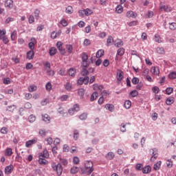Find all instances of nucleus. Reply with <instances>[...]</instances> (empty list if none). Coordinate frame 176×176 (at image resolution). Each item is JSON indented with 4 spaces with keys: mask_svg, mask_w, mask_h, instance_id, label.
<instances>
[{
    "mask_svg": "<svg viewBox=\"0 0 176 176\" xmlns=\"http://www.w3.org/2000/svg\"><path fill=\"white\" fill-rule=\"evenodd\" d=\"M84 168H80L82 174H87V175H90V174H91V173L94 171V168H93V162L85 161L84 163Z\"/></svg>",
    "mask_w": 176,
    "mask_h": 176,
    "instance_id": "nucleus-1",
    "label": "nucleus"
},
{
    "mask_svg": "<svg viewBox=\"0 0 176 176\" xmlns=\"http://www.w3.org/2000/svg\"><path fill=\"white\" fill-rule=\"evenodd\" d=\"M82 65L84 68H87L90 65V60H89V56L86 53L82 54Z\"/></svg>",
    "mask_w": 176,
    "mask_h": 176,
    "instance_id": "nucleus-2",
    "label": "nucleus"
},
{
    "mask_svg": "<svg viewBox=\"0 0 176 176\" xmlns=\"http://www.w3.org/2000/svg\"><path fill=\"white\" fill-rule=\"evenodd\" d=\"M52 167L54 171L56 172L57 175L60 176L63 174V166L61 164H56L54 162L52 164Z\"/></svg>",
    "mask_w": 176,
    "mask_h": 176,
    "instance_id": "nucleus-3",
    "label": "nucleus"
},
{
    "mask_svg": "<svg viewBox=\"0 0 176 176\" xmlns=\"http://www.w3.org/2000/svg\"><path fill=\"white\" fill-rule=\"evenodd\" d=\"M29 47L30 49V51H28L27 52V55H26V57L28 58V60H32V58H34V49H35V45H29Z\"/></svg>",
    "mask_w": 176,
    "mask_h": 176,
    "instance_id": "nucleus-4",
    "label": "nucleus"
},
{
    "mask_svg": "<svg viewBox=\"0 0 176 176\" xmlns=\"http://www.w3.org/2000/svg\"><path fill=\"white\" fill-rule=\"evenodd\" d=\"M124 78V73L123 72V71H122L120 69H118L116 79H117L118 83H120V82H122V80H123Z\"/></svg>",
    "mask_w": 176,
    "mask_h": 176,
    "instance_id": "nucleus-5",
    "label": "nucleus"
},
{
    "mask_svg": "<svg viewBox=\"0 0 176 176\" xmlns=\"http://www.w3.org/2000/svg\"><path fill=\"white\" fill-rule=\"evenodd\" d=\"M125 16L127 17V19H136L138 14L135 12L129 10L126 12Z\"/></svg>",
    "mask_w": 176,
    "mask_h": 176,
    "instance_id": "nucleus-6",
    "label": "nucleus"
},
{
    "mask_svg": "<svg viewBox=\"0 0 176 176\" xmlns=\"http://www.w3.org/2000/svg\"><path fill=\"white\" fill-rule=\"evenodd\" d=\"M150 153L153 155V156L150 159L151 162H155V160L157 159V156L159 155V154H157V150L156 148L151 149Z\"/></svg>",
    "mask_w": 176,
    "mask_h": 176,
    "instance_id": "nucleus-7",
    "label": "nucleus"
},
{
    "mask_svg": "<svg viewBox=\"0 0 176 176\" xmlns=\"http://www.w3.org/2000/svg\"><path fill=\"white\" fill-rule=\"evenodd\" d=\"M80 109L79 105L78 104H74L73 107L70 108L68 111L69 114L72 116L75 113V112H78Z\"/></svg>",
    "mask_w": 176,
    "mask_h": 176,
    "instance_id": "nucleus-8",
    "label": "nucleus"
},
{
    "mask_svg": "<svg viewBox=\"0 0 176 176\" xmlns=\"http://www.w3.org/2000/svg\"><path fill=\"white\" fill-rule=\"evenodd\" d=\"M38 142V139H36V138L28 140L25 142V147L26 148H31V146H32L34 144H36Z\"/></svg>",
    "mask_w": 176,
    "mask_h": 176,
    "instance_id": "nucleus-9",
    "label": "nucleus"
},
{
    "mask_svg": "<svg viewBox=\"0 0 176 176\" xmlns=\"http://www.w3.org/2000/svg\"><path fill=\"white\" fill-rule=\"evenodd\" d=\"M14 168V166L12 164L6 166V168L4 169L5 174H6L7 175H9L10 174H12V173H13V169Z\"/></svg>",
    "mask_w": 176,
    "mask_h": 176,
    "instance_id": "nucleus-10",
    "label": "nucleus"
},
{
    "mask_svg": "<svg viewBox=\"0 0 176 176\" xmlns=\"http://www.w3.org/2000/svg\"><path fill=\"white\" fill-rule=\"evenodd\" d=\"M62 31L61 30H58L57 32L54 31L51 33V38L52 39H56V38H58V36H60V35H61L62 34Z\"/></svg>",
    "mask_w": 176,
    "mask_h": 176,
    "instance_id": "nucleus-11",
    "label": "nucleus"
},
{
    "mask_svg": "<svg viewBox=\"0 0 176 176\" xmlns=\"http://www.w3.org/2000/svg\"><path fill=\"white\" fill-rule=\"evenodd\" d=\"M49 151L45 148L43 153H39V157H45V159H49Z\"/></svg>",
    "mask_w": 176,
    "mask_h": 176,
    "instance_id": "nucleus-12",
    "label": "nucleus"
},
{
    "mask_svg": "<svg viewBox=\"0 0 176 176\" xmlns=\"http://www.w3.org/2000/svg\"><path fill=\"white\" fill-rule=\"evenodd\" d=\"M5 8H8L9 10L13 8V0H6L4 3Z\"/></svg>",
    "mask_w": 176,
    "mask_h": 176,
    "instance_id": "nucleus-13",
    "label": "nucleus"
},
{
    "mask_svg": "<svg viewBox=\"0 0 176 176\" xmlns=\"http://www.w3.org/2000/svg\"><path fill=\"white\" fill-rule=\"evenodd\" d=\"M160 10H164V12H171L172 9L170 7H168V6L161 5L160 6Z\"/></svg>",
    "mask_w": 176,
    "mask_h": 176,
    "instance_id": "nucleus-14",
    "label": "nucleus"
},
{
    "mask_svg": "<svg viewBox=\"0 0 176 176\" xmlns=\"http://www.w3.org/2000/svg\"><path fill=\"white\" fill-rule=\"evenodd\" d=\"M152 170V168L151 166H146L142 168L143 174H149V173Z\"/></svg>",
    "mask_w": 176,
    "mask_h": 176,
    "instance_id": "nucleus-15",
    "label": "nucleus"
},
{
    "mask_svg": "<svg viewBox=\"0 0 176 176\" xmlns=\"http://www.w3.org/2000/svg\"><path fill=\"white\" fill-rule=\"evenodd\" d=\"M38 163L41 166H46V164H47L49 163V162H47V160L43 159V157H39Z\"/></svg>",
    "mask_w": 176,
    "mask_h": 176,
    "instance_id": "nucleus-16",
    "label": "nucleus"
},
{
    "mask_svg": "<svg viewBox=\"0 0 176 176\" xmlns=\"http://www.w3.org/2000/svg\"><path fill=\"white\" fill-rule=\"evenodd\" d=\"M65 13L67 14H72L74 13V8L71 6H68L65 8Z\"/></svg>",
    "mask_w": 176,
    "mask_h": 176,
    "instance_id": "nucleus-17",
    "label": "nucleus"
},
{
    "mask_svg": "<svg viewBox=\"0 0 176 176\" xmlns=\"http://www.w3.org/2000/svg\"><path fill=\"white\" fill-rule=\"evenodd\" d=\"M42 118L45 123H50V116L47 114L42 115Z\"/></svg>",
    "mask_w": 176,
    "mask_h": 176,
    "instance_id": "nucleus-18",
    "label": "nucleus"
},
{
    "mask_svg": "<svg viewBox=\"0 0 176 176\" xmlns=\"http://www.w3.org/2000/svg\"><path fill=\"white\" fill-rule=\"evenodd\" d=\"M10 38L11 41H15L17 39V30H14L11 32Z\"/></svg>",
    "mask_w": 176,
    "mask_h": 176,
    "instance_id": "nucleus-19",
    "label": "nucleus"
},
{
    "mask_svg": "<svg viewBox=\"0 0 176 176\" xmlns=\"http://www.w3.org/2000/svg\"><path fill=\"white\" fill-rule=\"evenodd\" d=\"M161 166H162V161H159L154 164L153 170H155V171H157V170H160Z\"/></svg>",
    "mask_w": 176,
    "mask_h": 176,
    "instance_id": "nucleus-20",
    "label": "nucleus"
},
{
    "mask_svg": "<svg viewBox=\"0 0 176 176\" xmlns=\"http://www.w3.org/2000/svg\"><path fill=\"white\" fill-rule=\"evenodd\" d=\"M151 72L154 74V75H159L160 71H159V67H151Z\"/></svg>",
    "mask_w": 176,
    "mask_h": 176,
    "instance_id": "nucleus-21",
    "label": "nucleus"
},
{
    "mask_svg": "<svg viewBox=\"0 0 176 176\" xmlns=\"http://www.w3.org/2000/svg\"><path fill=\"white\" fill-rule=\"evenodd\" d=\"M104 54H105V52L104 51V50H99L96 52V58H100V57H102Z\"/></svg>",
    "mask_w": 176,
    "mask_h": 176,
    "instance_id": "nucleus-22",
    "label": "nucleus"
},
{
    "mask_svg": "<svg viewBox=\"0 0 176 176\" xmlns=\"http://www.w3.org/2000/svg\"><path fill=\"white\" fill-rule=\"evenodd\" d=\"M105 108L106 109H108L109 111H110V112H113V111L115 110V106L111 104H107L105 105Z\"/></svg>",
    "mask_w": 176,
    "mask_h": 176,
    "instance_id": "nucleus-23",
    "label": "nucleus"
},
{
    "mask_svg": "<svg viewBox=\"0 0 176 176\" xmlns=\"http://www.w3.org/2000/svg\"><path fill=\"white\" fill-rule=\"evenodd\" d=\"M116 12L118 14H120L121 13H123V6L122 5H118L116 8Z\"/></svg>",
    "mask_w": 176,
    "mask_h": 176,
    "instance_id": "nucleus-24",
    "label": "nucleus"
},
{
    "mask_svg": "<svg viewBox=\"0 0 176 176\" xmlns=\"http://www.w3.org/2000/svg\"><path fill=\"white\" fill-rule=\"evenodd\" d=\"M6 156H12L13 155V150L11 148H7L5 152Z\"/></svg>",
    "mask_w": 176,
    "mask_h": 176,
    "instance_id": "nucleus-25",
    "label": "nucleus"
},
{
    "mask_svg": "<svg viewBox=\"0 0 176 176\" xmlns=\"http://www.w3.org/2000/svg\"><path fill=\"white\" fill-rule=\"evenodd\" d=\"M166 105H171V104H174V98L169 97L166 100Z\"/></svg>",
    "mask_w": 176,
    "mask_h": 176,
    "instance_id": "nucleus-26",
    "label": "nucleus"
},
{
    "mask_svg": "<svg viewBox=\"0 0 176 176\" xmlns=\"http://www.w3.org/2000/svg\"><path fill=\"white\" fill-rule=\"evenodd\" d=\"M102 89H104V86L102 85H98V84H94L93 85V89L94 90H102Z\"/></svg>",
    "mask_w": 176,
    "mask_h": 176,
    "instance_id": "nucleus-27",
    "label": "nucleus"
},
{
    "mask_svg": "<svg viewBox=\"0 0 176 176\" xmlns=\"http://www.w3.org/2000/svg\"><path fill=\"white\" fill-rule=\"evenodd\" d=\"M124 107L126 109H130L131 108V102L130 100H126L124 103Z\"/></svg>",
    "mask_w": 176,
    "mask_h": 176,
    "instance_id": "nucleus-28",
    "label": "nucleus"
},
{
    "mask_svg": "<svg viewBox=\"0 0 176 176\" xmlns=\"http://www.w3.org/2000/svg\"><path fill=\"white\" fill-rule=\"evenodd\" d=\"M36 89H38L36 85H32L28 87V90L30 93H32V91H36Z\"/></svg>",
    "mask_w": 176,
    "mask_h": 176,
    "instance_id": "nucleus-29",
    "label": "nucleus"
},
{
    "mask_svg": "<svg viewBox=\"0 0 176 176\" xmlns=\"http://www.w3.org/2000/svg\"><path fill=\"white\" fill-rule=\"evenodd\" d=\"M154 41H155V42H157V43H162V38L160 37V35L155 34Z\"/></svg>",
    "mask_w": 176,
    "mask_h": 176,
    "instance_id": "nucleus-30",
    "label": "nucleus"
},
{
    "mask_svg": "<svg viewBox=\"0 0 176 176\" xmlns=\"http://www.w3.org/2000/svg\"><path fill=\"white\" fill-rule=\"evenodd\" d=\"M98 97V93L97 91L94 92L91 96V101H94L95 100H97Z\"/></svg>",
    "mask_w": 176,
    "mask_h": 176,
    "instance_id": "nucleus-31",
    "label": "nucleus"
},
{
    "mask_svg": "<svg viewBox=\"0 0 176 176\" xmlns=\"http://www.w3.org/2000/svg\"><path fill=\"white\" fill-rule=\"evenodd\" d=\"M169 29L171 30V31H175L176 23L175 22L169 23Z\"/></svg>",
    "mask_w": 176,
    "mask_h": 176,
    "instance_id": "nucleus-32",
    "label": "nucleus"
},
{
    "mask_svg": "<svg viewBox=\"0 0 176 176\" xmlns=\"http://www.w3.org/2000/svg\"><path fill=\"white\" fill-rule=\"evenodd\" d=\"M78 171H79V168L77 166H73L70 170L71 174H76V173H78Z\"/></svg>",
    "mask_w": 176,
    "mask_h": 176,
    "instance_id": "nucleus-33",
    "label": "nucleus"
},
{
    "mask_svg": "<svg viewBox=\"0 0 176 176\" xmlns=\"http://www.w3.org/2000/svg\"><path fill=\"white\" fill-rule=\"evenodd\" d=\"M17 107H16V105L13 104V105H10L8 106L7 108V111H8L9 112H14V110L16 109Z\"/></svg>",
    "mask_w": 176,
    "mask_h": 176,
    "instance_id": "nucleus-34",
    "label": "nucleus"
},
{
    "mask_svg": "<svg viewBox=\"0 0 176 176\" xmlns=\"http://www.w3.org/2000/svg\"><path fill=\"white\" fill-rule=\"evenodd\" d=\"M36 120V117L34 116L33 114L30 115L28 118V121L30 123H34Z\"/></svg>",
    "mask_w": 176,
    "mask_h": 176,
    "instance_id": "nucleus-35",
    "label": "nucleus"
},
{
    "mask_svg": "<svg viewBox=\"0 0 176 176\" xmlns=\"http://www.w3.org/2000/svg\"><path fill=\"white\" fill-rule=\"evenodd\" d=\"M85 16H91V14H93V10L90 8L85 9Z\"/></svg>",
    "mask_w": 176,
    "mask_h": 176,
    "instance_id": "nucleus-36",
    "label": "nucleus"
},
{
    "mask_svg": "<svg viewBox=\"0 0 176 176\" xmlns=\"http://www.w3.org/2000/svg\"><path fill=\"white\" fill-rule=\"evenodd\" d=\"M137 96H138V91L137 90H133L129 93V96L134 98V97H137Z\"/></svg>",
    "mask_w": 176,
    "mask_h": 176,
    "instance_id": "nucleus-37",
    "label": "nucleus"
},
{
    "mask_svg": "<svg viewBox=\"0 0 176 176\" xmlns=\"http://www.w3.org/2000/svg\"><path fill=\"white\" fill-rule=\"evenodd\" d=\"M39 13H41V11L38 9H36L34 11V16L36 20H39Z\"/></svg>",
    "mask_w": 176,
    "mask_h": 176,
    "instance_id": "nucleus-38",
    "label": "nucleus"
},
{
    "mask_svg": "<svg viewBox=\"0 0 176 176\" xmlns=\"http://www.w3.org/2000/svg\"><path fill=\"white\" fill-rule=\"evenodd\" d=\"M107 42L108 45H112V43H115V41H113V37H112V36H109Z\"/></svg>",
    "mask_w": 176,
    "mask_h": 176,
    "instance_id": "nucleus-39",
    "label": "nucleus"
},
{
    "mask_svg": "<svg viewBox=\"0 0 176 176\" xmlns=\"http://www.w3.org/2000/svg\"><path fill=\"white\" fill-rule=\"evenodd\" d=\"M68 74L70 76H74L75 75V74H76V69H75L74 68H71L69 69Z\"/></svg>",
    "mask_w": 176,
    "mask_h": 176,
    "instance_id": "nucleus-40",
    "label": "nucleus"
},
{
    "mask_svg": "<svg viewBox=\"0 0 176 176\" xmlns=\"http://www.w3.org/2000/svg\"><path fill=\"white\" fill-rule=\"evenodd\" d=\"M29 24H32L33 23H35V17L34 15H30L28 18Z\"/></svg>",
    "mask_w": 176,
    "mask_h": 176,
    "instance_id": "nucleus-41",
    "label": "nucleus"
},
{
    "mask_svg": "<svg viewBox=\"0 0 176 176\" xmlns=\"http://www.w3.org/2000/svg\"><path fill=\"white\" fill-rule=\"evenodd\" d=\"M57 53V50L54 47H51L50 50V56H54Z\"/></svg>",
    "mask_w": 176,
    "mask_h": 176,
    "instance_id": "nucleus-42",
    "label": "nucleus"
},
{
    "mask_svg": "<svg viewBox=\"0 0 176 176\" xmlns=\"http://www.w3.org/2000/svg\"><path fill=\"white\" fill-rule=\"evenodd\" d=\"M156 52L158 53V54H164L165 53L164 49L163 47H157L156 49Z\"/></svg>",
    "mask_w": 176,
    "mask_h": 176,
    "instance_id": "nucleus-43",
    "label": "nucleus"
},
{
    "mask_svg": "<svg viewBox=\"0 0 176 176\" xmlns=\"http://www.w3.org/2000/svg\"><path fill=\"white\" fill-rule=\"evenodd\" d=\"M126 126H130V123H126V124H121V129H120V130H121V131L122 132V133H124L125 131H126Z\"/></svg>",
    "mask_w": 176,
    "mask_h": 176,
    "instance_id": "nucleus-44",
    "label": "nucleus"
},
{
    "mask_svg": "<svg viewBox=\"0 0 176 176\" xmlns=\"http://www.w3.org/2000/svg\"><path fill=\"white\" fill-rule=\"evenodd\" d=\"M173 91H174V89L173 87H168V88H166V94H168V96H170V94H171Z\"/></svg>",
    "mask_w": 176,
    "mask_h": 176,
    "instance_id": "nucleus-45",
    "label": "nucleus"
},
{
    "mask_svg": "<svg viewBox=\"0 0 176 176\" xmlns=\"http://www.w3.org/2000/svg\"><path fill=\"white\" fill-rule=\"evenodd\" d=\"M74 140H78V138H79V131L78 130H74Z\"/></svg>",
    "mask_w": 176,
    "mask_h": 176,
    "instance_id": "nucleus-46",
    "label": "nucleus"
},
{
    "mask_svg": "<svg viewBox=\"0 0 176 176\" xmlns=\"http://www.w3.org/2000/svg\"><path fill=\"white\" fill-rule=\"evenodd\" d=\"M107 157L108 159H109V160H112V159H113V157H115V154H113V153H112V152H109V153H108Z\"/></svg>",
    "mask_w": 176,
    "mask_h": 176,
    "instance_id": "nucleus-47",
    "label": "nucleus"
},
{
    "mask_svg": "<svg viewBox=\"0 0 176 176\" xmlns=\"http://www.w3.org/2000/svg\"><path fill=\"white\" fill-rule=\"evenodd\" d=\"M169 78L170 79H176V72H172L169 74Z\"/></svg>",
    "mask_w": 176,
    "mask_h": 176,
    "instance_id": "nucleus-48",
    "label": "nucleus"
},
{
    "mask_svg": "<svg viewBox=\"0 0 176 176\" xmlns=\"http://www.w3.org/2000/svg\"><path fill=\"white\" fill-rule=\"evenodd\" d=\"M46 72L48 76H54V71L50 69L48 70H46Z\"/></svg>",
    "mask_w": 176,
    "mask_h": 176,
    "instance_id": "nucleus-49",
    "label": "nucleus"
},
{
    "mask_svg": "<svg viewBox=\"0 0 176 176\" xmlns=\"http://www.w3.org/2000/svg\"><path fill=\"white\" fill-rule=\"evenodd\" d=\"M45 89L47 91H50L52 90V82H48L45 85Z\"/></svg>",
    "mask_w": 176,
    "mask_h": 176,
    "instance_id": "nucleus-50",
    "label": "nucleus"
},
{
    "mask_svg": "<svg viewBox=\"0 0 176 176\" xmlns=\"http://www.w3.org/2000/svg\"><path fill=\"white\" fill-rule=\"evenodd\" d=\"M127 25H129V27H135V25H137V21H132L131 22L127 23Z\"/></svg>",
    "mask_w": 176,
    "mask_h": 176,
    "instance_id": "nucleus-51",
    "label": "nucleus"
},
{
    "mask_svg": "<svg viewBox=\"0 0 176 176\" xmlns=\"http://www.w3.org/2000/svg\"><path fill=\"white\" fill-rule=\"evenodd\" d=\"M79 118L80 120H86L87 119V114L84 113L79 116Z\"/></svg>",
    "mask_w": 176,
    "mask_h": 176,
    "instance_id": "nucleus-52",
    "label": "nucleus"
},
{
    "mask_svg": "<svg viewBox=\"0 0 176 176\" xmlns=\"http://www.w3.org/2000/svg\"><path fill=\"white\" fill-rule=\"evenodd\" d=\"M3 93L5 94H13V90L12 89H4Z\"/></svg>",
    "mask_w": 176,
    "mask_h": 176,
    "instance_id": "nucleus-53",
    "label": "nucleus"
},
{
    "mask_svg": "<svg viewBox=\"0 0 176 176\" xmlns=\"http://www.w3.org/2000/svg\"><path fill=\"white\" fill-rule=\"evenodd\" d=\"M0 131L1 134H6L8 131V129L7 127L3 126L1 129Z\"/></svg>",
    "mask_w": 176,
    "mask_h": 176,
    "instance_id": "nucleus-54",
    "label": "nucleus"
},
{
    "mask_svg": "<svg viewBox=\"0 0 176 176\" xmlns=\"http://www.w3.org/2000/svg\"><path fill=\"white\" fill-rule=\"evenodd\" d=\"M79 162H80V160H79V157H74V158H73L74 164H79Z\"/></svg>",
    "mask_w": 176,
    "mask_h": 176,
    "instance_id": "nucleus-55",
    "label": "nucleus"
},
{
    "mask_svg": "<svg viewBox=\"0 0 176 176\" xmlns=\"http://www.w3.org/2000/svg\"><path fill=\"white\" fill-rule=\"evenodd\" d=\"M24 107L25 108V109H31V108H32V104L30 102H26L25 104Z\"/></svg>",
    "mask_w": 176,
    "mask_h": 176,
    "instance_id": "nucleus-56",
    "label": "nucleus"
},
{
    "mask_svg": "<svg viewBox=\"0 0 176 176\" xmlns=\"http://www.w3.org/2000/svg\"><path fill=\"white\" fill-rule=\"evenodd\" d=\"M60 24L63 27H67V25H68V22L65 19H62L60 21Z\"/></svg>",
    "mask_w": 176,
    "mask_h": 176,
    "instance_id": "nucleus-57",
    "label": "nucleus"
},
{
    "mask_svg": "<svg viewBox=\"0 0 176 176\" xmlns=\"http://www.w3.org/2000/svg\"><path fill=\"white\" fill-rule=\"evenodd\" d=\"M118 56H123V54H124V49L123 48H120L118 50Z\"/></svg>",
    "mask_w": 176,
    "mask_h": 176,
    "instance_id": "nucleus-58",
    "label": "nucleus"
},
{
    "mask_svg": "<svg viewBox=\"0 0 176 176\" xmlns=\"http://www.w3.org/2000/svg\"><path fill=\"white\" fill-rule=\"evenodd\" d=\"M98 36L102 39V38H105V36H107V33H105L104 32H102L98 34Z\"/></svg>",
    "mask_w": 176,
    "mask_h": 176,
    "instance_id": "nucleus-59",
    "label": "nucleus"
},
{
    "mask_svg": "<svg viewBox=\"0 0 176 176\" xmlns=\"http://www.w3.org/2000/svg\"><path fill=\"white\" fill-rule=\"evenodd\" d=\"M78 16L80 17H85V10H78Z\"/></svg>",
    "mask_w": 176,
    "mask_h": 176,
    "instance_id": "nucleus-60",
    "label": "nucleus"
},
{
    "mask_svg": "<svg viewBox=\"0 0 176 176\" xmlns=\"http://www.w3.org/2000/svg\"><path fill=\"white\" fill-rule=\"evenodd\" d=\"M44 67H45V69L46 71L50 69V63L49 62H45V63L44 64Z\"/></svg>",
    "mask_w": 176,
    "mask_h": 176,
    "instance_id": "nucleus-61",
    "label": "nucleus"
},
{
    "mask_svg": "<svg viewBox=\"0 0 176 176\" xmlns=\"http://www.w3.org/2000/svg\"><path fill=\"white\" fill-rule=\"evenodd\" d=\"M140 82V79L137 77H134L132 79V83L133 85H137V83H138Z\"/></svg>",
    "mask_w": 176,
    "mask_h": 176,
    "instance_id": "nucleus-62",
    "label": "nucleus"
},
{
    "mask_svg": "<svg viewBox=\"0 0 176 176\" xmlns=\"http://www.w3.org/2000/svg\"><path fill=\"white\" fill-rule=\"evenodd\" d=\"M65 87L66 89V90H71L72 89V85H71V83L67 82L65 85Z\"/></svg>",
    "mask_w": 176,
    "mask_h": 176,
    "instance_id": "nucleus-63",
    "label": "nucleus"
},
{
    "mask_svg": "<svg viewBox=\"0 0 176 176\" xmlns=\"http://www.w3.org/2000/svg\"><path fill=\"white\" fill-rule=\"evenodd\" d=\"M60 162L63 166H67L68 164V161L65 159H60Z\"/></svg>",
    "mask_w": 176,
    "mask_h": 176,
    "instance_id": "nucleus-64",
    "label": "nucleus"
}]
</instances>
